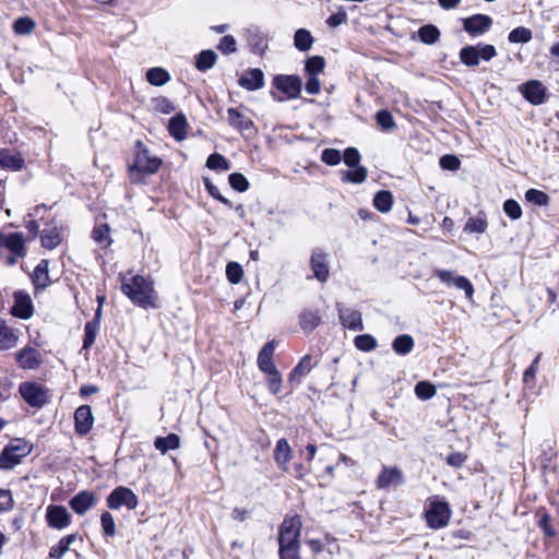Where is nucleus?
I'll return each instance as SVG.
<instances>
[{"label": "nucleus", "mask_w": 559, "mask_h": 559, "mask_svg": "<svg viewBox=\"0 0 559 559\" xmlns=\"http://www.w3.org/2000/svg\"><path fill=\"white\" fill-rule=\"evenodd\" d=\"M121 290L134 304L143 308H155L156 293L153 284L141 275L121 276Z\"/></svg>", "instance_id": "1"}, {"label": "nucleus", "mask_w": 559, "mask_h": 559, "mask_svg": "<svg viewBox=\"0 0 559 559\" xmlns=\"http://www.w3.org/2000/svg\"><path fill=\"white\" fill-rule=\"evenodd\" d=\"M139 150L135 154L133 163L129 166L128 173L131 182L140 183L147 176L156 174L162 165V160L150 154L146 148L141 146V143H138Z\"/></svg>", "instance_id": "2"}, {"label": "nucleus", "mask_w": 559, "mask_h": 559, "mask_svg": "<svg viewBox=\"0 0 559 559\" xmlns=\"http://www.w3.org/2000/svg\"><path fill=\"white\" fill-rule=\"evenodd\" d=\"M31 445L24 439H14L0 453V469H12L31 453Z\"/></svg>", "instance_id": "3"}, {"label": "nucleus", "mask_w": 559, "mask_h": 559, "mask_svg": "<svg viewBox=\"0 0 559 559\" xmlns=\"http://www.w3.org/2000/svg\"><path fill=\"white\" fill-rule=\"evenodd\" d=\"M19 393L25 403L34 408L44 407L51 397V391L48 388L34 381L22 382L19 385Z\"/></svg>", "instance_id": "4"}, {"label": "nucleus", "mask_w": 559, "mask_h": 559, "mask_svg": "<svg viewBox=\"0 0 559 559\" xmlns=\"http://www.w3.org/2000/svg\"><path fill=\"white\" fill-rule=\"evenodd\" d=\"M425 518L430 528L439 530L447 526L451 518L449 503L439 497L431 498Z\"/></svg>", "instance_id": "5"}, {"label": "nucleus", "mask_w": 559, "mask_h": 559, "mask_svg": "<svg viewBox=\"0 0 559 559\" xmlns=\"http://www.w3.org/2000/svg\"><path fill=\"white\" fill-rule=\"evenodd\" d=\"M139 499L136 495L129 488L119 486L115 488L107 497V506L109 509L117 510L126 507L128 510H134L138 507Z\"/></svg>", "instance_id": "6"}, {"label": "nucleus", "mask_w": 559, "mask_h": 559, "mask_svg": "<svg viewBox=\"0 0 559 559\" xmlns=\"http://www.w3.org/2000/svg\"><path fill=\"white\" fill-rule=\"evenodd\" d=\"M433 274L448 287H455L465 293L468 299L473 298L474 287L468 278L462 275H456L453 271L436 269Z\"/></svg>", "instance_id": "7"}, {"label": "nucleus", "mask_w": 559, "mask_h": 559, "mask_svg": "<svg viewBox=\"0 0 559 559\" xmlns=\"http://www.w3.org/2000/svg\"><path fill=\"white\" fill-rule=\"evenodd\" d=\"M496 55L491 45L468 46L461 50V61L466 66H477L481 60L488 61Z\"/></svg>", "instance_id": "8"}, {"label": "nucleus", "mask_w": 559, "mask_h": 559, "mask_svg": "<svg viewBox=\"0 0 559 559\" xmlns=\"http://www.w3.org/2000/svg\"><path fill=\"white\" fill-rule=\"evenodd\" d=\"M45 520L50 528L57 531L66 530L72 523V516L67 508L59 504H50L47 507Z\"/></svg>", "instance_id": "9"}, {"label": "nucleus", "mask_w": 559, "mask_h": 559, "mask_svg": "<svg viewBox=\"0 0 559 559\" xmlns=\"http://www.w3.org/2000/svg\"><path fill=\"white\" fill-rule=\"evenodd\" d=\"M300 528L301 521L299 516L285 519L280 530V545H299Z\"/></svg>", "instance_id": "10"}, {"label": "nucleus", "mask_w": 559, "mask_h": 559, "mask_svg": "<svg viewBox=\"0 0 559 559\" xmlns=\"http://www.w3.org/2000/svg\"><path fill=\"white\" fill-rule=\"evenodd\" d=\"M15 361L24 370H36L41 366L44 359L41 353L35 347L25 346L15 353Z\"/></svg>", "instance_id": "11"}, {"label": "nucleus", "mask_w": 559, "mask_h": 559, "mask_svg": "<svg viewBox=\"0 0 559 559\" xmlns=\"http://www.w3.org/2000/svg\"><path fill=\"white\" fill-rule=\"evenodd\" d=\"M273 84L289 99L299 97L302 87L301 79L296 75H276Z\"/></svg>", "instance_id": "12"}, {"label": "nucleus", "mask_w": 559, "mask_h": 559, "mask_svg": "<svg viewBox=\"0 0 559 559\" xmlns=\"http://www.w3.org/2000/svg\"><path fill=\"white\" fill-rule=\"evenodd\" d=\"M521 93L532 105H542L547 98V88L538 80H531L520 87Z\"/></svg>", "instance_id": "13"}, {"label": "nucleus", "mask_w": 559, "mask_h": 559, "mask_svg": "<svg viewBox=\"0 0 559 559\" xmlns=\"http://www.w3.org/2000/svg\"><path fill=\"white\" fill-rule=\"evenodd\" d=\"M14 305L11 308L12 316L26 320L34 313V306L31 296L22 290H17L13 295Z\"/></svg>", "instance_id": "14"}, {"label": "nucleus", "mask_w": 559, "mask_h": 559, "mask_svg": "<svg viewBox=\"0 0 559 559\" xmlns=\"http://www.w3.org/2000/svg\"><path fill=\"white\" fill-rule=\"evenodd\" d=\"M310 267L313 276L319 282H326L330 276L329 255L320 249L313 250L310 258Z\"/></svg>", "instance_id": "15"}, {"label": "nucleus", "mask_w": 559, "mask_h": 559, "mask_svg": "<svg viewBox=\"0 0 559 559\" xmlns=\"http://www.w3.org/2000/svg\"><path fill=\"white\" fill-rule=\"evenodd\" d=\"M463 29L469 35L484 34L489 31L492 19L486 14H473L462 19Z\"/></svg>", "instance_id": "16"}, {"label": "nucleus", "mask_w": 559, "mask_h": 559, "mask_svg": "<svg viewBox=\"0 0 559 559\" xmlns=\"http://www.w3.org/2000/svg\"><path fill=\"white\" fill-rule=\"evenodd\" d=\"M341 324L352 331H361L364 329L361 313L353 308H346L341 304L336 305Z\"/></svg>", "instance_id": "17"}, {"label": "nucleus", "mask_w": 559, "mask_h": 559, "mask_svg": "<svg viewBox=\"0 0 559 559\" xmlns=\"http://www.w3.org/2000/svg\"><path fill=\"white\" fill-rule=\"evenodd\" d=\"M94 425V416L88 405H81L74 413L75 432L80 436L87 435Z\"/></svg>", "instance_id": "18"}, {"label": "nucleus", "mask_w": 559, "mask_h": 559, "mask_svg": "<svg viewBox=\"0 0 559 559\" xmlns=\"http://www.w3.org/2000/svg\"><path fill=\"white\" fill-rule=\"evenodd\" d=\"M96 503L97 497L88 490L80 491L69 501L71 509L79 515L85 514L90 509L94 508Z\"/></svg>", "instance_id": "19"}, {"label": "nucleus", "mask_w": 559, "mask_h": 559, "mask_svg": "<svg viewBox=\"0 0 559 559\" xmlns=\"http://www.w3.org/2000/svg\"><path fill=\"white\" fill-rule=\"evenodd\" d=\"M376 483L379 489H385L390 486H400L404 483L402 471L397 467L384 466Z\"/></svg>", "instance_id": "20"}, {"label": "nucleus", "mask_w": 559, "mask_h": 559, "mask_svg": "<svg viewBox=\"0 0 559 559\" xmlns=\"http://www.w3.org/2000/svg\"><path fill=\"white\" fill-rule=\"evenodd\" d=\"M317 365L311 355L304 356L298 365L292 370L288 376V381L292 384H299L305 376H307Z\"/></svg>", "instance_id": "21"}, {"label": "nucleus", "mask_w": 559, "mask_h": 559, "mask_svg": "<svg viewBox=\"0 0 559 559\" xmlns=\"http://www.w3.org/2000/svg\"><path fill=\"white\" fill-rule=\"evenodd\" d=\"M293 451L285 438L280 439L276 442L274 450V461L277 464L278 468L284 472H288V463L292 460Z\"/></svg>", "instance_id": "22"}, {"label": "nucleus", "mask_w": 559, "mask_h": 559, "mask_svg": "<svg viewBox=\"0 0 559 559\" xmlns=\"http://www.w3.org/2000/svg\"><path fill=\"white\" fill-rule=\"evenodd\" d=\"M238 83L247 91H257L264 85V74L260 69H251L241 75Z\"/></svg>", "instance_id": "23"}, {"label": "nucleus", "mask_w": 559, "mask_h": 559, "mask_svg": "<svg viewBox=\"0 0 559 559\" xmlns=\"http://www.w3.org/2000/svg\"><path fill=\"white\" fill-rule=\"evenodd\" d=\"M24 166L22 155L10 148L0 150V167L10 170H21Z\"/></svg>", "instance_id": "24"}, {"label": "nucleus", "mask_w": 559, "mask_h": 559, "mask_svg": "<svg viewBox=\"0 0 559 559\" xmlns=\"http://www.w3.org/2000/svg\"><path fill=\"white\" fill-rule=\"evenodd\" d=\"M19 342L17 330L9 326L5 321L0 319V350L14 348Z\"/></svg>", "instance_id": "25"}, {"label": "nucleus", "mask_w": 559, "mask_h": 559, "mask_svg": "<svg viewBox=\"0 0 559 559\" xmlns=\"http://www.w3.org/2000/svg\"><path fill=\"white\" fill-rule=\"evenodd\" d=\"M275 350V342H267L258 355V367L262 372L275 370L276 367L273 361V354Z\"/></svg>", "instance_id": "26"}, {"label": "nucleus", "mask_w": 559, "mask_h": 559, "mask_svg": "<svg viewBox=\"0 0 559 559\" xmlns=\"http://www.w3.org/2000/svg\"><path fill=\"white\" fill-rule=\"evenodd\" d=\"M4 250L15 254H26L25 240L22 233H4Z\"/></svg>", "instance_id": "27"}, {"label": "nucleus", "mask_w": 559, "mask_h": 559, "mask_svg": "<svg viewBox=\"0 0 559 559\" xmlns=\"http://www.w3.org/2000/svg\"><path fill=\"white\" fill-rule=\"evenodd\" d=\"M321 323L318 310L306 309L299 316V324L304 332L311 333Z\"/></svg>", "instance_id": "28"}, {"label": "nucleus", "mask_w": 559, "mask_h": 559, "mask_svg": "<svg viewBox=\"0 0 559 559\" xmlns=\"http://www.w3.org/2000/svg\"><path fill=\"white\" fill-rule=\"evenodd\" d=\"M227 121L233 128L240 132L250 130L253 126V122L236 108H229L227 110Z\"/></svg>", "instance_id": "29"}, {"label": "nucleus", "mask_w": 559, "mask_h": 559, "mask_svg": "<svg viewBox=\"0 0 559 559\" xmlns=\"http://www.w3.org/2000/svg\"><path fill=\"white\" fill-rule=\"evenodd\" d=\"M92 238L100 248H108L112 242L109 225L106 223H96L92 231Z\"/></svg>", "instance_id": "30"}, {"label": "nucleus", "mask_w": 559, "mask_h": 559, "mask_svg": "<svg viewBox=\"0 0 559 559\" xmlns=\"http://www.w3.org/2000/svg\"><path fill=\"white\" fill-rule=\"evenodd\" d=\"M169 133L178 141L186 138L187 134V120L182 114H177L169 120Z\"/></svg>", "instance_id": "31"}, {"label": "nucleus", "mask_w": 559, "mask_h": 559, "mask_svg": "<svg viewBox=\"0 0 559 559\" xmlns=\"http://www.w3.org/2000/svg\"><path fill=\"white\" fill-rule=\"evenodd\" d=\"M216 60L217 55L214 50H202L195 56V68L201 72L207 71L214 67Z\"/></svg>", "instance_id": "32"}, {"label": "nucleus", "mask_w": 559, "mask_h": 559, "mask_svg": "<svg viewBox=\"0 0 559 559\" xmlns=\"http://www.w3.org/2000/svg\"><path fill=\"white\" fill-rule=\"evenodd\" d=\"M488 223L484 213L475 217H469L464 226L466 234H484L487 230Z\"/></svg>", "instance_id": "33"}, {"label": "nucleus", "mask_w": 559, "mask_h": 559, "mask_svg": "<svg viewBox=\"0 0 559 559\" xmlns=\"http://www.w3.org/2000/svg\"><path fill=\"white\" fill-rule=\"evenodd\" d=\"M392 348L397 355H407L414 348V338L408 334L399 335L393 340Z\"/></svg>", "instance_id": "34"}, {"label": "nucleus", "mask_w": 559, "mask_h": 559, "mask_svg": "<svg viewBox=\"0 0 559 559\" xmlns=\"http://www.w3.org/2000/svg\"><path fill=\"white\" fill-rule=\"evenodd\" d=\"M41 245L46 249L52 250L61 242V235L58 227L46 228L40 236Z\"/></svg>", "instance_id": "35"}, {"label": "nucleus", "mask_w": 559, "mask_h": 559, "mask_svg": "<svg viewBox=\"0 0 559 559\" xmlns=\"http://www.w3.org/2000/svg\"><path fill=\"white\" fill-rule=\"evenodd\" d=\"M154 445H155V448L160 453L164 454V453H166L169 450L178 449L179 445H180V439H179V437L177 435L169 433L166 437H158V438H156L155 442H154Z\"/></svg>", "instance_id": "36"}, {"label": "nucleus", "mask_w": 559, "mask_h": 559, "mask_svg": "<svg viewBox=\"0 0 559 559\" xmlns=\"http://www.w3.org/2000/svg\"><path fill=\"white\" fill-rule=\"evenodd\" d=\"M393 204V195L388 190H381L373 198V206L381 213L391 211Z\"/></svg>", "instance_id": "37"}, {"label": "nucleus", "mask_w": 559, "mask_h": 559, "mask_svg": "<svg viewBox=\"0 0 559 559\" xmlns=\"http://www.w3.org/2000/svg\"><path fill=\"white\" fill-rule=\"evenodd\" d=\"M146 80L150 84L155 86L165 85L170 80V74L163 68H151L146 72Z\"/></svg>", "instance_id": "38"}, {"label": "nucleus", "mask_w": 559, "mask_h": 559, "mask_svg": "<svg viewBox=\"0 0 559 559\" xmlns=\"http://www.w3.org/2000/svg\"><path fill=\"white\" fill-rule=\"evenodd\" d=\"M33 281L36 286L46 287L49 283L48 261L41 260L33 272Z\"/></svg>", "instance_id": "39"}, {"label": "nucleus", "mask_w": 559, "mask_h": 559, "mask_svg": "<svg viewBox=\"0 0 559 559\" xmlns=\"http://www.w3.org/2000/svg\"><path fill=\"white\" fill-rule=\"evenodd\" d=\"M526 202L538 205V206H547L549 204L550 198L547 193L537 189H528L525 192Z\"/></svg>", "instance_id": "40"}, {"label": "nucleus", "mask_w": 559, "mask_h": 559, "mask_svg": "<svg viewBox=\"0 0 559 559\" xmlns=\"http://www.w3.org/2000/svg\"><path fill=\"white\" fill-rule=\"evenodd\" d=\"M12 27L16 35H27L35 28V22L29 16H21L13 22Z\"/></svg>", "instance_id": "41"}, {"label": "nucleus", "mask_w": 559, "mask_h": 559, "mask_svg": "<svg viewBox=\"0 0 559 559\" xmlns=\"http://www.w3.org/2000/svg\"><path fill=\"white\" fill-rule=\"evenodd\" d=\"M355 346L361 352L373 350L378 343L377 340L370 334L357 335L354 340Z\"/></svg>", "instance_id": "42"}, {"label": "nucleus", "mask_w": 559, "mask_h": 559, "mask_svg": "<svg viewBox=\"0 0 559 559\" xmlns=\"http://www.w3.org/2000/svg\"><path fill=\"white\" fill-rule=\"evenodd\" d=\"M437 393L436 386L427 381H420L415 385V394L418 399L426 401Z\"/></svg>", "instance_id": "43"}, {"label": "nucleus", "mask_w": 559, "mask_h": 559, "mask_svg": "<svg viewBox=\"0 0 559 559\" xmlns=\"http://www.w3.org/2000/svg\"><path fill=\"white\" fill-rule=\"evenodd\" d=\"M98 330L99 324L97 321H90L85 324L83 340L84 348H90L94 344Z\"/></svg>", "instance_id": "44"}, {"label": "nucleus", "mask_w": 559, "mask_h": 559, "mask_svg": "<svg viewBox=\"0 0 559 559\" xmlns=\"http://www.w3.org/2000/svg\"><path fill=\"white\" fill-rule=\"evenodd\" d=\"M367 178V169L362 166H358L353 170H347L343 174V181L352 183H361Z\"/></svg>", "instance_id": "45"}, {"label": "nucleus", "mask_w": 559, "mask_h": 559, "mask_svg": "<svg viewBox=\"0 0 559 559\" xmlns=\"http://www.w3.org/2000/svg\"><path fill=\"white\" fill-rule=\"evenodd\" d=\"M267 376V389L272 394H277L282 391V376L277 369L264 372Z\"/></svg>", "instance_id": "46"}, {"label": "nucleus", "mask_w": 559, "mask_h": 559, "mask_svg": "<svg viewBox=\"0 0 559 559\" xmlns=\"http://www.w3.org/2000/svg\"><path fill=\"white\" fill-rule=\"evenodd\" d=\"M243 276L242 266L237 262H229L226 265V277L231 284L240 283Z\"/></svg>", "instance_id": "47"}, {"label": "nucleus", "mask_w": 559, "mask_h": 559, "mask_svg": "<svg viewBox=\"0 0 559 559\" xmlns=\"http://www.w3.org/2000/svg\"><path fill=\"white\" fill-rule=\"evenodd\" d=\"M376 120L383 131H390L396 127L393 116L388 110L378 111Z\"/></svg>", "instance_id": "48"}, {"label": "nucleus", "mask_w": 559, "mask_h": 559, "mask_svg": "<svg viewBox=\"0 0 559 559\" xmlns=\"http://www.w3.org/2000/svg\"><path fill=\"white\" fill-rule=\"evenodd\" d=\"M206 166L213 170H228L229 169L228 162L226 160V158L223 155H221L218 153L211 154L207 157Z\"/></svg>", "instance_id": "49"}, {"label": "nucleus", "mask_w": 559, "mask_h": 559, "mask_svg": "<svg viewBox=\"0 0 559 559\" xmlns=\"http://www.w3.org/2000/svg\"><path fill=\"white\" fill-rule=\"evenodd\" d=\"M324 69V59L322 57L309 58L306 62L305 70L308 75H318Z\"/></svg>", "instance_id": "50"}, {"label": "nucleus", "mask_w": 559, "mask_h": 559, "mask_svg": "<svg viewBox=\"0 0 559 559\" xmlns=\"http://www.w3.org/2000/svg\"><path fill=\"white\" fill-rule=\"evenodd\" d=\"M228 181L231 188L239 192H245L249 188L248 179L240 173L229 175Z\"/></svg>", "instance_id": "51"}, {"label": "nucleus", "mask_w": 559, "mask_h": 559, "mask_svg": "<svg viewBox=\"0 0 559 559\" xmlns=\"http://www.w3.org/2000/svg\"><path fill=\"white\" fill-rule=\"evenodd\" d=\"M100 524L105 536L111 537L116 534V523L109 512H103L100 515Z\"/></svg>", "instance_id": "52"}, {"label": "nucleus", "mask_w": 559, "mask_h": 559, "mask_svg": "<svg viewBox=\"0 0 559 559\" xmlns=\"http://www.w3.org/2000/svg\"><path fill=\"white\" fill-rule=\"evenodd\" d=\"M503 211L511 219H519L522 216V209L520 204L512 199L504 202Z\"/></svg>", "instance_id": "53"}, {"label": "nucleus", "mask_w": 559, "mask_h": 559, "mask_svg": "<svg viewBox=\"0 0 559 559\" xmlns=\"http://www.w3.org/2000/svg\"><path fill=\"white\" fill-rule=\"evenodd\" d=\"M321 159L326 165L335 166L342 159L341 152L335 148H325L322 152Z\"/></svg>", "instance_id": "54"}, {"label": "nucleus", "mask_w": 559, "mask_h": 559, "mask_svg": "<svg viewBox=\"0 0 559 559\" xmlns=\"http://www.w3.org/2000/svg\"><path fill=\"white\" fill-rule=\"evenodd\" d=\"M281 559H299V545H280Z\"/></svg>", "instance_id": "55"}, {"label": "nucleus", "mask_w": 559, "mask_h": 559, "mask_svg": "<svg viewBox=\"0 0 559 559\" xmlns=\"http://www.w3.org/2000/svg\"><path fill=\"white\" fill-rule=\"evenodd\" d=\"M343 158L348 167H356L360 162V154L355 147H348L345 150Z\"/></svg>", "instance_id": "56"}, {"label": "nucleus", "mask_w": 559, "mask_h": 559, "mask_svg": "<svg viewBox=\"0 0 559 559\" xmlns=\"http://www.w3.org/2000/svg\"><path fill=\"white\" fill-rule=\"evenodd\" d=\"M154 107L155 110L160 114H170L174 111L175 107L173 106L171 102L166 97H157L154 99Z\"/></svg>", "instance_id": "57"}, {"label": "nucleus", "mask_w": 559, "mask_h": 559, "mask_svg": "<svg viewBox=\"0 0 559 559\" xmlns=\"http://www.w3.org/2000/svg\"><path fill=\"white\" fill-rule=\"evenodd\" d=\"M460 165V159L455 155H444L440 158V166L443 169L457 170Z\"/></svg>", "instance_id": "58"}, {"label": "nucleus", "mask_w": 559, "mask_h": 559, "mask_svg": "<svg viewBox=\"0 0 559 559\" xmlns=\"http://www.w3.org/2000/svg\"><path fill=\"white\" fill-rule=\"evenodd\" d=\"M13 507V497L10 490L0 489V511H9Z\"/></svg>", "instance_id": "59"}, {"label": "nucleus", "mask_w": 559, "mask_h": 559, "mask_svg": "<svg viewBox=\"0 0 559 559\" xmlns=\"http://www.w3.org/2000/svg\"><path fill=\"white\" fill-rule=\"evenodd\" d=\"M69 549V546L61 538L50 548L49 556L53 559H61Z\"/></svg>", "instance_id": "60"}, {"label": "nucleus", "mask_w": 559, "mask_h": 559, "mask_svg": "<svg viewBox=\"0 0 559 559\" xmlns=\"http://www.w3.org/2000/svg\"><path fill=\"white\" fill-rule=\"evenodd\" d=\"M218 49L225 53L229 55L237 50V44L234 37H224L218 44Z\"/></svg>", "instance_id": "61"}, {"label": "nucleus", "mask_w": 559, "mask_h": 559, "mask_svg": "<svg viewBox=\"0 0 559 559\" xmlns=\"http://www.w3.org/2000/svg\"><path fill=\"white\" fill-rule=\"evenodd\" d=\"M305 88L310 95H317L320 93L321 84L317 75H309Z\"/></svg>", "instance_id": "62"}, {"label": "nucleus", "mask_w": 559, "mask_h": 559, "mask_svg": "<svg viewBox=\"0 0 559 559\" xmlns=\"http://www.w3.org/2000/svg\"><path fill=\"white\" fill-rule=\"evenodd\" d=\"M538 368L536 366H530L523 373V383L525 388H533L535 385V376Z\"/></svg>", "instance_id": "63"}, {"label": "nucleus", "mask_w": 559, "mask_h": 559, "mask_svg": "<svg viewBox=\"0 0 559 559\" xmlns=\"http://www.w3.org/2000/svg\"><path fill=\"white\" fill-rule=\"evenodd\" d=\"M205 188L207 192L218 201L223 202L224 204H230L229 200L225 199L221 193L218 188L209 179L204 180Z\"/></svg>", "instance_id": "64"}]
</instances>
